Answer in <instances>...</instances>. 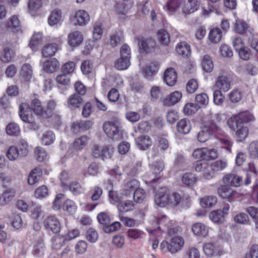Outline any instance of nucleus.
<instances>
[{"label": "nucleus", "mask_w": 258, "mask_h": 258, "mask_svg": "<svg viewBox=\"0 0 258 258\" xmlns=\"http://www.w3.org/2000/svg\"><path fill=\"white\" fill-rule=\"evenodd\" d=\"M32 110L37 115H44L46 111L44 109L41 102L37 98L31 100L30 105L27 103H22L19 106V116L22 120L26 124L25 127L31 130H37L39 123L36 121L34 116L29 112Z\"/></svg>", "instance_id": "1"}, {"label": "nucleus", "mask_w": 258, "mask_h": 258, "mask_svg": "<svg viewBox=\"0 0 258 258\" xmlns=\"http://www.w3.org/2000/svg\"><path fill=\"white\" fill-rule=\"evenodd\" d=\"M221 115L210 113L204 118V124L197 135L198 140L201 143L207 141L211 136L220 131L218 123L222 121Z\"/></svg>", "instance_id": "2"}, {"label": "nucleus", "mask_w": 258, "mask_h": 258, "mask_svg": "<svg viewBox=\"0 0 258 258\" xmlns=\"http://www.w3.org/2000/svg\"><path fill=\"white\" fill-rule=\"evenodd\" d=\"M169 235V238L163 240L161 243L160 248L164 253H177L183 249L185 244L184 239L179 235Z\"/></svg>", "instance_id": "3"}, {"label": "nucleus", "mask_w": 258, "mask_h": 258, "mask_svg": "<svg viewBox=\"0 0 258 258\" xmlns=\"http://www.w3.org/2000/svg\"><path fill=\"white\" fill-rule=\"evenodd\" d=\"M103 130L108 137L114 141L123 138V131L117 121H108L103 124Z\"/></svg>", "instance_id": "4"}, {"label": "nucleus", "mask_w": 258, "mask_h": 258, "mask_svg": "<svg viewBox=\"0 0 258 258\" xmlns=\"http://www.w3.org/2000/svg\"><path fill=\"white\" fill-rule=\"evenodd\" d=\"M43 226L48 232L57 234L61 230V225L58 219L52 215L47 216L43 220Z\"/></svg>", "instance_id": "5"}, {"label": "nucleus", "mask_w": 258, "mask_h": 258, "mask_svg": "<svg viewBox=\"0 0 258 258\" xmlns=\"http://www.w3.org/2000/svg\"><path fill=\"white\" fill-rule=\"evenodd\" d=\"M153 220L155 221V225L158 229L163 231L167 229L169 235L172 234L177 231L176 228L172 227L169 219L166 216H163L159 218L154 217Z\"/></svg>", "instance_id": "6"}, {"label": "nucleus", "mask_w": 258, "mask_h": 258, "mask_svg": "<svg viewBox=\"0 0 258 258\" xmlns=\"http://www.w3.org/2000/svg\"><path fill=\"white\" fill-rule=\"evenodd\" d=\"M195 169L197 172L201 173V175L205 179L210 180L215 176L212 165L207 162H198Z\"/></svg>", "instance_id": "7"}, {"label": "nucleus", "mask_w": 258, "mask_h": 258, "mask_svg": "<svg viewBox=\"0 0 258 258\" xmlns=\"http://www.w3.org/2000/svg\"><path fill=\"white\" fill-rule=\"evenodd\" d=\"M227 124L231 130L235 132V136L237 141L242 142L247 137L248 129L244 124H238L237 123L235 124V123L229 121H227Z\"/></svg>", "instance_id": "8"}, {"label": "nucleus", "mask_w": 258, "mask_h": 258, "mask_svg": "<svg viewBox=\"0 0 258 258\" xmlns=\"http://www.w3.org/2000/svg\"><path fill=\"white\" fill-rule=\"evenodd\" d=\"M113 151L108 147L94 145L92 149V156L95 158H101L103 160L110 158Z\"/></svg>", "instance_id": "9"}, {"label": "nucleus", "mask_w": 258, "mask_h": 258, "mask_svg": "<svg viewBox=\"0 0 258 258\" xmlns=\"http://www.w3.org/2000/svg\"><path fill=\"white\" fill-rule=\"evenodd\" d=\"M254 119L253 116L248 111L240 112L232 116L227 121L238 124H244V123L251 121Z\"/></svg>", "instance_id": "10"}, {"label": "nucleus", "mask_w": 258, "mask_h": 258, "mask_svg": "<svg viewBox=\"0 0 258 258\" xmlns=\"http://www.w3.org/2000/svg\"><path fill=\"white\" fill-rule=\"evenodd\" d=\"M57 42L58 43H51L45 45L42 51V55L46 57L54 55L56 52L61 49L60 45L62 40L59 38Z\"/></svg>", "instance_id": "11"}, {"label": "nucleus", "mask_w": 258, "mask_h": 258, "mask_svg": "<svg viewBox=\"0 0 258 258\" xmlns=\"http://www.w3.org/2000/svg\"><path fill=\"white\" fill-rule=\"evenodd\" d=\"M83 39V35L79 31H72L68 35V43L72 47L79 46L82 43Z\"/></svg>", "instance_id": "12"}, {"label": "nucleus", "mask_w": 258, "mask_h": 258, "mask_svg": "<svg viewBox=\"0 0 258 258\" xmlns=\"http://www.w3.org/2000/svg\"><path fill=\"white\" fill-rule=\"evenodd\" d=\"M140 182L135 179H130L124 184L121 190V194L126 197H130L139 187Z\"/></svg>", "instance_id": "13"}, {"label": "nucleus", "mask_w": 258, "mask_h": 258, "mask_svg": "<svg viewBox=\"0 0 258 258\" xmlns=\"http://www.w3.org/2000/svg\"><path fill=\"white\" fill-rule=\"evenodd\" d=\"M73 21L76 25L84 26L90 21V16L86 11L79 10L75 13Z\"/></svg>", "instance_id": "14"}, {"label": "nucleus", "mask_w": 258, "mask_h": 258, "mask_svg": "<svg viewBox=\"0 0 258 258\" xmlns=\"http://www.w3.org/2000/svg\"><path fill=\"white\" fill-rule=\"evenodd\" d=\"M231 84L229 78L224 75H220L217 78L215 86L217 90L226 92L231 89Z\"/></svg>", "instance_id": "15"}, {"label": "nucleus", "mask_w": 258, "mask_h": 258, "mask_svg": "<svg viewBox=\"0 0 258 258\" xmlns=\"http://www.w3.org/2000/svg\"><path fill=\"white\" fill-rule=\"evenodd\" d=\"M223 182L231 186L239 187L242 181V177L235 173H228L222 178Z\"/></svg>", "instance_id": "16"}, {"label": "nucleus", "mask_w": 258, "mask_h": 258, "mask_svg": "<svg viewBox=\"0 0 258 258\" xmlns=\"http://www.w3.org/2000/svg\"><path fill=\"white\" fill-rule=\"evenodd\" d=\"M168 190L165 188H161L158 190L155 196V202L161 207L168 205Z\"/></svg>", "instance_id": "17"}, {"label": "nucleus", "mask_w": 258, "mask_h": 258, "mask_svg": "<svg viewBox=\"0 0 258 258\" xmlns=\"http://www.w3.org/2000/svg\"><path fill=\"white\" fill-rule=\"evenodd\" d=\"M7 29L14 33L22 32L20 20L17 15L11 16L6 24Z\"/></svg>", "instance_id": "18"}, {"label": "nucleus", "mask_w": 258, "mask_h": 258, "mask_svg": "<svg viewBox=\"0 0 258 258\" xmlns=\"http://www.w3.org/2000/svg\"><path fill=\"white\" fill-rule=\"evenodd\" d=\"M201 6V2L199 0H187L182 7L183 13L190 14L197 11Z\"/></svg>", "instance_id": "19"}, {"label": "nucleus", "mask_w": 258, "mask_h": 258, "mask_svg": "<svg viewBox=\"0 0 258 258\" xmlns=\"http://www.w3.org/2000/svg\"><path fill=\"white\" fill-rule=\"evenodd\" d=\"M59 66V62L56 58H51L43 62L42 68L46 73L51 74L56 72Z\"/></svg>", "instance_id": "20"}, {"label": "nucleus", "mask_w": 258, "mask_h": 258, "mask_svg": "<svg viewBox=\"0 0 258 258\" xmlns=\"http://www.w3.org/2000/svg\"><path fill=\"white\" fill-rule=\"evenodd\" d=\"M159 68V64L157 62H150L143 69L142 74L145 78L150 79L157 74Z\"/></svg>", "instance_id": "21"}, {"label": "nucleus", "mask_w": 258, "mask_h": 258, "mask_svg": "<svg viewBox=\"0 0 258 258\" xmlns=\"http://www.w3.org/2000/svg\"><path fill=\"white\" fill-rule=\"evenodd\" d=\"M164 81L169 86H174L177 79V75L173 68L167 69L164 73Z\"/></svg>", "instance_id": "22"}, {"label": "nucleus", "mask_w": 258, "mask_h": 258, "mask_svg": "<svg viewBox=\"0 0 258 258\" xmlns=\"http://www.w3.org/2000/svg\"><path fill=\"white\" fill-rule=\"evenodd\" d=\"M203 251L207 256H212L219 255L220 253V247L213 242H207L203 246Z\"/></svg>", "instance_id": "23"}, {"label": "nucleus", "mask_w": 258, "mask_h": 258, "mask_svg": "<svg viewBox=\"0 0 258 258\" xmlns=\"http://www.w3.org/2000/svg\"><path fill=\"white\" fill-rule=\"evenodd\" d=\"M182 97L181 92L175 91L171 93L163 100L164 105L170 106L179 102Z\"/></svg>", "instance_id": "24"}, {"label": "nucleus", "mask_w": 258, "mask_h": 258, "mask_svg": "<svg viewBox=\"0 0 258 258\" xmlns=\"http://www.w3.org/2000/svg\"><path fill=\"white\" fill-rule=\"evenodd\" d=\"M136 145L141 150H146L152 145V139L147 135H142L136 139Z\"/></svg>", "instance_id": "25"}, {"label": "nucleus", "mask_w": 258, "mask_h": 258, "mask_svg": "<svg viewBox=\"0 0 258 258\" xmlns=\"http://www.w3.org/2000/svg\"><path fill=\"white\" fill-rule=\"evenodd\" d=\"M191 230L195 235L200 237H206L209 234V228L202 223L192 225Z\"/></svg>", "instance_id": "26"}, {"label": "nucleus", "mask_w": 258, "mask_h": 258, "mask_svg": "<svg viewBox=\"0 0 258 258\" xmlns=\"http://www.w3.org/2000/svg\"><path fill=\"white\" fill-rule=\"evenodd\" d=\"M42 175V170L39 168H35L30 173L28 178V183L30 185H34L38 182Z\"/></svg>", "instance_id": "27"}, {"label": "nucleus", "mask_w": 258, "mask_h": 258, "mask_svg": "<svg viewBox=\"0 0 258 258\" xmlns=\"http://www.w3.org/2000/svg\"><path fill=\"white\" fill-rule=\"evenodd\" d=\"M176 51L183 57L188 56L190 54V47L186 42H181L177 44Z\"/></svg>", "instance_id": "28"}, {"label": "nucleus", "mask_w": 258, "mask_h": 258, "mask_svg": "<svg viewBox=\"0 0 258 258\" xmlns=\"http://www.w3.org/2000/svg\"><path fill=\"white\" fill-rule=\"evenodd\" d=\"M218 194L223 199H228L233 196L234 192L228 185H221L218 188Z\"/></svg>", "instance_id": "29"}, {"label": "nucleus", "mask_w": 258, "mask_h": 258, "mask_svg": "<svg viewBox=\"0 0 258 258\" xmlns=\"http://www.w3.org/2000/svg\"><path fill=\"white\" fill-rule=\"evenodd\" d=\"M234 27L235 31L240 34H244L249 29L248 24L244 21L240 19H238L236 21Z\"/></svg>", "instance_id": "30"}, {"label": "nucleus", "mask_w": 258, "mask_h": 258, "mask_svg": "<svg viewBox=\"0 0 258 258\" xmlns=\"http://www.w3.org/2000/svg\"><path fill=\"white\" fill-rule=\"evenodd\" d=\"M177 129L179 133L183 134H188L191 130L190 121L186 119H183L178 121Z\"/></svg>", "instance_id": "31"}, {"label": "nucleus", "mask_w": 258, "mask_h": 258, "mask_svg": "<svg viewBox=\"0 0 258 258\" xmlns=\"http://www.w3.org/2000/svg\"><path fill=\"white\" fill-rule=\"evenodd\" d=\"M201 64L203 70L207 73L211 72L214 65L211 57L208 55H204L201 60Z\"/></svg>", "instance_id": "32"}, {"label": "nucleus", "mask_w": 258, "mask_h": 258, "mask_svg": "<svg viewBox=\"0 0 258 258\" xmlns=\"http://www.w3.org/2000/svg\"><path fill=\"white\" fill-rule=\"evenodd\" d=\"M208 38L212 43H217L221 39L222 32L219 28H214L210 31Z\"/></svg>", "instance_id": "33"}, {"label": "nucleus", "mask_w": 258, "mask_h": 258, "mask_svg": "<svg viewBox=\"0 0 258 258\" xmlns=\"http://www.w3.org/2000/svg\"><path fill=\"white\" fill-rule=\"evenodd\" d=\"M61 12L59 10H54L50 14L48 22L50 25L53 26L58 23L61 20Z\"/></svg>", "instance_id": "34"}, {"label": "nucleus", "mask_w": 258, "mask_h": 258, "mask_svg": "<svg viewBox=\"0 0 258 258\" xmlns=\"http://www.w3.org/2000/svg\"><path fill=\"white\" fill-rule=\"evenodd\" d=\"M131 65L130 59L120 57L114 62V67L118 70L123 71L127 69Z\"/></svg>", "instance_id": "35"}, {"label": "nucleus", "mask_w": 258, "mask_h": 258, "mask_svg": "<svg viewBox=\"0 0 258 258\" xmlns=\"http://www.w3.org/2000/svg\"><path fill=\"white\" fill-rule=\"evenodd\" d=\"M20 74L26 81L30 80L33 76V70L31 65L28 63L23 64L21 69Z\"/></svg>", "instance_id": "36"}, {"label": "nucleus", "mask_w": 258, "mask_h": 258, "mask_svg": "<svg viewBox=\"0 0 258 258\" xmlns=\"http://www.w3.org/2000/svg\"><path fill=\"white\" fill-rule=\"evenodd\" d=\"M68 102L70 107L79 108L81 106L83 100L79 95L73 94L69 97Z\"/></svg>", "instance_id": "37"}, {"label": "nucleus", "mask_w": 258, "mask_h": 258, "mask_svg": "<svg viewBox=\"0 0 258 258\" xmlns=\"http://www.w3.org/2000/svg\"><path fill=\"white\" fill-rule=\"evenodd\" d=\"M181 180L183 183L186 185L192 186L196 183L197 177L194 173L187 172L183 175Z\"/></svg>", "instance_id": "38"}, {"label": "nucleus", "mask_w": 258, "mask_h": 258, "mask_svg": "<svg viewBox=\"0 0 258 258\" xmlns=\"http://www.w3.org/2000/svg\"><path fill=\"white\" fill-rule=\"evenodd\" d=\"M210 219L215 223H222L225 220L221 210H214L209 214Z\"/></svg>", "instance_id": "39"}, {"label": "nucleus", "mask_w": 258, "mask_h": 258, "mask_svg": "<svg viewBox=\"0 0 258 258\" xmlns=\"http://www.w3.org/2000/svg\"><path fill=\"white\" fill-rule=\"evenodd\" d=\"M134 207V203L130 200L120 201L117 205V207L119 212H126L132 210Z\"/></svg>", "instance_id": "40"}, {"label": "nucleus", "mask_w": 258, "mask_h": 258, "mask_svg": "<svg viewBox=\"0 0 258 258\" xmlns=\"http://www.w3.org/2000/svg\"><path fill=\"white\" fill-rule=\"evenodd\" d=\"M7 135L12 136H18L21 133V130L19 125L15 122H10L6 126Z\"/></svg>", "instance_id": "41"}, {"label": "nucleus", "mask_w": 258, "mask_h": 258, "mask_svg": "<svg viewBox=\"0 0 258 258\" xmlns=\"http://www.w3.org/2000/svg\"><path fill=\"white\" fill-rule=\"evenodd\" d=\"M20 155L19 150L15 146H10L6 152L7 157L11 161L17 160Z\"/></svg>", "instance_id": "42"}, {"label": "nucleus", "mask_w": 258, "mask_h": 258, "mask_svg": "<svg viewBox=\"0 0 258 258\" xmlns=\"http://www.w3.org/2000/svg\"><path fill=\"white\" fill-rule=\"evenodd\" d=\"M15 55V53L13 49L5 48L2 52L1 59L4 62L7 63L11 61Z\"/></svg>", "instance_id": "43"}, {"label": "nucleus", "mask_w": 258, "mask_h": 258, "mask_svg": "<svg viewBox=\"0 0 258 258\" xmlns=\"http://www.w3.org/2000/svg\"><path fill=\"white\" fill-rule=\"evenodd\" d=\"M88 140L89 139L87 136H82L75 141L73 147L75 149L80 151L87 145Z\"/></svg>", "instance_id": "44"}, {"label": "nucleus", "mask_w": 258, "mask_h": 258, "mask_svg": "<svg viewBox=\"0 0 258 258\" xmlns=\"http://www.w3.org/2000/svg\"><path fill=\"white\" fill-rule=\"evenodd\" d=\"M159 42L164 45H168L170 42V37L168 32L164 29H160L158 32Z\"/></svg>", "instance_id": "45"}, {"label": "nucleus", "mask_w": 258, "mask_h": 258, "mask_svg": "<svg viewBox=\"0 0 258 258\" xmlns=\"http://www.w3.org/2000/svg\"><path fill=\"white\" fill-rule=\"evenodd\" d=\"M157 147L159 151L161 152H164L170 148L169 141L165 136H162L158 137Z\"/></svg>", "instance_id": "46"}, {"label": "nucleus", "mask_w": 258, "mask_h": 258, "mask_svg": "<svg viewBox=\"0 0 258 258\" xmlns=\"http://www.w3.org/2000/svg\"><path fill=\"white\" fill-rule=\"evenodd\" d=\"M49 195L48 187L44 185H41L37 187L34 191V197L37 199H43Z\"/></svg>", "instance_id": "47"}, {"label": "nucleus", "mask_w": 258, "mask_h": 258, "mask_svg": "<svg viewBox=\"0 0 258 258\" xmlns=\"http://www.w3.org/2000/svg\"><path fill=\"white\" fill-rule=\"evenodd\" d=\"M154 168L153 173L155 174V177L150 180L152 183L156 182L157 180L160 178V172L163 170L164 165L162 162H157L154 165Z\"/></svg>", "instance_id": "48"}, {"label": "nucleus", "mask_w": 258, "mask_h": 258, "mask_svg": "<svg viewBox=\"0 0 258 258\" xmlns=\"http://www.w3.org/2000/svg\"><path fill=\"white\" fill-rule=\"evenodd\" d=\"M55 140V135L53 133L50 131H47L43 133L41 142L44 145H49Z\"/></svg>", "instance_id": "49"}, {"label": "nucleus", "mask_w": 258, "mask_h": 258, "mask_svg": "<svg viewBox=\"0 0 258 258\" xmlns=\"http://www.w3.org/2000/svg\"><path fill=\"white\" fill-rule=\"evenodd\" d=\"M168 205L171 206H176L179 205L181 201V196L176 192L171 194L168 191Z\"/></svg>", "instance_id": "50"}, {"label": "nucleus", "mask_w": 258, "mask_h": 258, "mask_svg": "<svg viewBox=\"0 0 258 258\" xmlns=\"http://www.w3.org/2000/svg\"><path fill=\"white\" fill-rule=\"evenodd\" d=\"M64 238L59 236H55L51 239V247L54 251H57L59 250L61 247L63 246L64 241Z\"/></svg>", "instance_id": "51"}, {"label": "nucleus", "mask_w": 258, "mask_h": 258, "mask_svg": "<svg viewBox=\"0 0 258 258\" xmlns=\"http://www.w3.org/2000/svg\"><path fill=\"white\" fill-rule=\"evenodd\" d=\"M204 156L203 160L204 161L215 160L218 157L217 151L215 149L205 148Z\"/></svg>", "instance_id": "52"}, {"label": "nucleus", "mask_w": 258, "mask_h": 258, "mask_svg": "<svg viewBox=\"0 0 258 258\" xmlns=\"http://www.w3.org/2000/svg\"><path fill=\"white\" fill-rule=\"evenodd\" d=\"M15 196V190L10 188L5 190L3 194L2 205H6L10 202Z\"/></svg>", "instance_id": "53"}, {"label": "nucleus", "mask_w": 258, "mask_h": 258, "mask_svg": "<svg viewBox=\"0 0 258 258\" xmlns=\"http://www.w3.org/2000/svg\"><path fill=\"white\" fill-rule=\"evenodd\" d=\"M62 208L63 210L70 213H74L77 209L76 203L72 200L68 199L63 203Z\"/></svg>", "instance_id": "54"}, {"label": "nucleus", "mask_w": 258, "mask_h": 258, "mask_svg": "<svg viewBox=\"0 0 258 258\" xmlns=\"http://www.w3.org/2000/svg\"><path fill=\"white\" fill-rule=\"evenodd\" d=\"M42 40V34L41 33H35L31 38L29 43L30 47L32 50H35L37 46Z\"/></svg>", "instance_id": "55"}, {"label": "nucleus", "mask_w": 258, "mask_h": 258, "mask_svg": "<svg viewBox=\"0 0 258 258\" xmlns=\"http://www.w3.org/2000/svg\"><path fill=\"white\" fill-rule=\"evenodd\" d=\"M216 197L210 196H206L201 199V205L204 207H210L217 203Z\"/></svg>", "instance_id": "56"}, {"label": "nucleus", "mask_w": 258, "mask_h": 258, "mask_svg": "<svg viewBox=\"0 0 258 258\" xmlns=\"http://www.w3.org/2000/svg\"><path fill=\"white\" fill-rule=\"evenodd\" d=\"M127 234L130 238L134 240L142 238L145 235L143 231L137 229H130L127 232Z\"/></svg>", "instance_id": "57"}, {"label": "nucleus", "mask_w": 258, "mask_h": 258, "mask_svg": "<svg viewBox=\"0 0 258 258\" xmlns=\"http://www.w3.org/2000/svg\"><path fill=\"white\" fill-rule=\"evenodd\" d=\"M76 67V63L74 61H70L62 65L61 72L67 75H70L74 72Z\"/></svg>", "instance_id": "58"}, {"label": "nucleus", "mask_w": 258, "mask_h": 258, "mask_svg": "<svg viewBox=\"0 0 258 258\" xmlns=\"http://www.w3.org/2000/svg\"><path fill=\"white\" fill-rule=\"evenodd\" d=\"M103 29L102 25L100 22L95 23L93 26V37L95 40L100 39L102 35Z\"/></svg>", "instance_id": "59"}, {"label": "nucleus", "mask_w": 258, "mask_h": 258, "mask_svg": "<svg viewBox=\"0 0 258 258\" xmlns=\"http://www.w3.org/2000/svg\"><path fill=\"white\" fill-rule=\"evenodd\" d=\"M234 221L239 224L246 225L248 224L249 220L248 215L244 213L236 215L233 218Z\"/></svg>", "instance_id": "60"}, {"label": "nucleus", "mask_w": 258, "mask_h": 258, "mask_svg": "<svg viewBox=\"0 0 258 258\" xmlns=\"http://www.w3.org/2000/svg\"><path fill=\"white\" fill-rule=\"evenodd\" d=\"M242 93L238 89H234L228 95V98L232 103L238 102L242 98Z\"/></svg>", "instance_id": "61"}, {"label": "nucleus", "mask_w": 258, "mask_h": 258, "mask_svg": "<svg viewBox=\"0 0 258 258\" xmlns=\"http://www.w3.org/2000/svg\"><path fill=\"white\" fill-rule=\"evenodd\" d=\"M99 237L97 232L93 228H90L86 234V238L90 242L94 243L97 241Z\"/></svg>", "instance_id": "62"}, {"label": "nucleus", "mask_w": 258, "mask_h": 258, "mask_svg": "<svg viewBox=\"0 0 258 258\" xmlns=\"http://www.w3.org/2000/svg\"><path fill=\"white\" fill-rule=\"evenodd\" d=\"M211 165L215 173L216 172L224 170L227 166V162L225 160H219L214 162Z\"/></svg>", "instance_id": "63"}, {"label": "nucleus", "mask_w": 258, "mask_h": 258, "mask_svg": "<svg viewBox=\"0 0 258 258\" xmlns=\"http://www.w3.org/2000/svg\"><path fill=\"white\" fill-rule=\"evenodd\" d=\"M35 154L36 159L39 162L45 161L48 158L45 150L41 147H36L35 149Z\"/></svg>", "instance_id": "64"}]
</instances>
